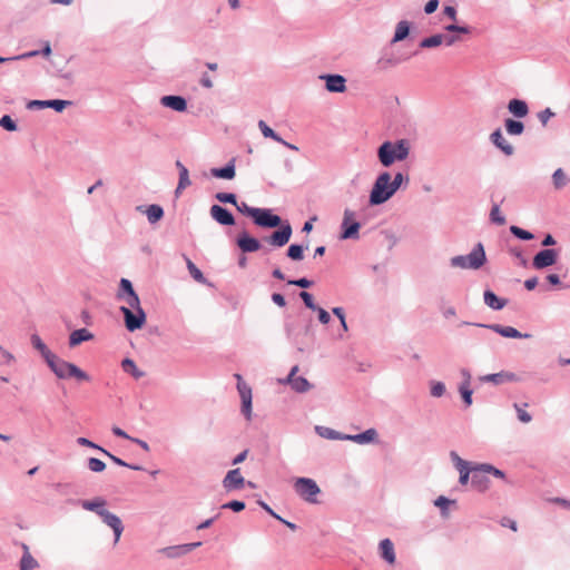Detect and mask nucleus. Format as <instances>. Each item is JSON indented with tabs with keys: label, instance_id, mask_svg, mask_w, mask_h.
<instances>
[{
	"label": "nucleus",
	"instance_id": "55",
	"mask_svg": "<svg viewBox=\"0 0 570 570\" xmlns=\"http://www.w3.org/2000/svg\"><path fill=\"white\" fill-rule=\"evenodd\" d=\"M453 502H454V501H450V500H449V499H446L445 497H442V495H441V497H439V498L435 500L434 504H435L436 507H439V508L442 510V514H443V517H448V512H446L448 505H449L450 503H453Z\"/></svg>",
	"mask_w": 570,
	"mask_h": 570
},
{
	"label": "nucleus",
	"instance_id": "34",
	"mask_svg": "<svg viewBox=\"0 0 570 570\" xmlns=\"http://www.w3.org/2000/svg\"><path fill=\"white\" fill-rule=\"evenodd\" d=\"M258 128L262 131L264 138L272 139L276 142H286L264 120L258 121Z\"/></svg>",
	"mask_w": 570,
	"mask_h": 570
},
{
	"label": "nucleus",
	"instance_id": "54",
	"mask_svg": "<svg viewBox=\"0 0 570 570\" xmlns=\"http://www.w3.org/2000/svg\"><path fill=\"white\" fill-rule=\"evenodd\" d=\"M215 197H216V199H218L222 203L237 205L236 196L234 194L218 193V194H216Z\"/></svg>",
	"mask_w": 570,
	"mask_h": 570
},
{
	"label": "nucleus",
	"instance_id": "2",
	"mask_svg": "<svg viewBox=\"0 0 570 570\" xmlns=\"http://www.w3.org/2000/svg\"><path fill=\"white\" fill-rule=\"evenodd\" d=\"M47 364L59 379L65 380L73 377L79 382H88L90 380V376L85 371L79 368L73 363L61 360L56 354L52 356V358L48 360Z\"/></svg>",
	"mask_w": 570,
	"mask_h": 570
},
{
	"label": "nucleus",
	"instance_id": "61",
	"mask_svg": "<svg viewBox=\"0 0 570 570\" xmlns=\"http://www.w3.org/2000/svg\"><path fill=\"white\" fill-rule=\"evenodd\" d=\"M288 284L296 285L302 288H308L312 286L313 283L307 278H299V279H295V281H288Z\"/></svg>",
	"mask_w": 570,
	"mask_h": 570
},
{
	"label": "nucleus",
	"instance_id": "31",
	"mask_svg": "<svg viewBox=\"0 0 570 570\" xmlns=\"http://www.w3.org/2000/svg\"><path fill=\"white\" fill-rule=\"evenodd\" d=\"M484 303L493 308V309H502L505 304H507V301L505 299H502V298H499L493 292L491 291H485L484 292Z\"/></svg>",
	"mask_w": 570,
	"mask_h": 570
},
{
	"label": "nucleus",
	"instance_id": "24",
	"mask_svg": "<svg viewBox=\"0 0 570 570\" xmlns=\"http://www.w3.org/2000/svg\"><path fill=\"white\" fill-rule=\"evenodd\" d=\"M489 327L504 337L521 338L530 336L529 334H521L518 330L511 326H502L499 324H494Z\"/></svg>",
	"mask_w": 570,
	"mask_h": 570
},
{
	"label": "nucleus",
	"instance_id": "16",
	"mask_svg": "<svg viewBox=\"0 0 570 570\" xmlns=\"http://www.w3.org/2000/svg\"><path fill=\"white\" fill-rule=\"evenodd\" d=\"M160 104L166 108H170L179 112H183L187 109V101L181 96H164L160 98Z\"/></svg>",
	"mask_w": 570,
	"mask_h": 570
},
{
	"label": "nucleus",
	"instance_id": "29",
	"mask_svg": "<svg viewBox=\"0 0 570 570\" xmlns=\"http://www.w3.org/2000/svg\"><path fill=\"white\" fill-rule=\"evenodd\" d=\"M23 556L20 560V570H33L38 567L37 560L30 554L27 544H22Z\"/></svg>",
	"mask_w": 570,
	"mask_h": 570
},
{
	"label": "nucleus",
	"instance_id": "33",
	"mask_svg": "<svg viewBox=\"0 0 570 570\" xmlns=\"http://www.w3.org/2000/svg\"><path fill=\"white\" fill-rule=\"evenodd\" d=\"M409 32H410L409 22L404 21V20L400 21L396 24L395 33H394V37L391 42L396 43V42L404 40L409 36Z\"/></svg>",
	"mask_w": 570,
	"mask_h": 570
},
{
	"label": "nucleus",
	"instance_id": "18",
	"mask_svg": "<svg viewBox=\"0 0 570 570\" xmlns=\"http://www.w3.org/2000/svg\"><path fill=\"white\" fill-rule=\"evenodd\" d=\"M451 459L460 473V483L465 485L469 481L471 472L469 463L461 459L455 452H451Z\"/></svg>",
	"mask_w": 570,
	"mask_h": 570
},
{
	"label": "nucleus",
	"instance_id": "12",
	"mask_svg": "<svg viewBox=\"0 0 570 570\" xmlns=\"http://www.w3.org/2000/svg\"><path fill=\"white\" fill-rule=\"evenodd\" d=\"M342 225L344 227L342 238L347 239L357 237L360 224L354 222V213L352 210L345 209Z\"/></svg>",
	"mask_w": 570,
	"mask_h": 570
},
{
	"label": "nucleus",
	"instance_id": "48",
	"mask_svg": "<svg viewBox=\"0 0 570 570\" xmlns=\"http://www.w3.org/2000/svg\"><path fill=\"white\" fill-rule=\"evenodd\" d=\"M510 232L514 236H517L518 238L523 239V240H530V239L533 238V235L530 232H528L525 229H522V228H520L518 226H511L510 227Z\"/></svg>",
	"mask_w": 570,
	"mask_h": 570
},
{
	"label": "nucleus",
	"instance_id": "64",
	"mask_svg": "<svg viewBox=\"0 0 570 570\" xmlns=\"http://www.w3.org/2000/svg\"><path fill=\"white\" fill-rule=\"evenodd\" d=\"M317 312H318V320L321 323L323 324H327L331 320V316L330 314L324 309V308H321V307H316Z\"/></svg>",
	"mask_w": 570,
	"mask_h": 570
},
{
	"label": "nucleus",
	"instance_id": "38",
	"mask_svg": "<svg viewBox=\"0 0 570 570\" xmlns=\"http://www.w3.org/2000/svg\"><path fill=\"white\" fill-rule=\"evenodd\" d=\"M122 370L127 373H130L135 379H140L144 376V372L139 371L131 358H125L121 362Z\"/></svg>",
	"mask_w": 570,
	"mask_h": 570
},
{
	"label": "nucleus",
	"instance_id": "36",
	"mask_svg": "<svg viewBox=\"0 0 570 570\" xmlns=\"http://www.w3.org/2000/svg\"><path fill=\"white\" fill-rule=\"evenodd\" d=\"M400 63V59L393 56H382L377 59L376 65L380 70H387L389 68L395 67Z\"/></svg>",
	"mask_w": 570,
	"mask_h": 570
},
{
	"label": "nucleus",
	"instance_id": "10",
	"mask_svg": "<svg viewBox=\"0 0 570 570\" xmlns=\"http://www.w3.org/2000/svg\"><path fill=\"white\" fill-rule=\"evenodd\" d=\"M321 80L325 81V88L330 92L342 94L346 90V79L342 75H321Z\"/></svg>",
	"mask_w": 570,
	"mask_h": 570
},
{
	"label": "nucleus",
	"instance_id": "22",
	"mask_svg": "<svg viewBox=\"0 0 570 570\" xmlns=\"http://www.w3.org/2000/svg\"><path fill=\"white\" fill-rule=\"evenodd\" d=\"M376 436H377L376 431L374 429H368L363 433L355 434V435H345V436H342L341 439L351 440L358 444H365V443L373 442L376 439Z\"/></svg>",
	"mask_w": 570,
	"mask_h": 570
},
{
	"label": "nucleus",
	"instance_id": "8",
	"mask_svg": "<svg viewBox=\"0 0 570 570\" xmlns=\"http://www.w3.org/2000/svg\"><path fill=\"white\" fill-rule=\"evenodd\" d=\"M237 380V390L242 399V412L247 420L252 416V389L243 381L239 374H235Z\"/></svg>",
	"mask_w": 570,
	"mask_h": 570
},
{
	"label": "nucleus",
	"instance_id": "58",
	"mask_svg": "<svg viewBox=\"0 0 570 570\" xmlns=\"http://www.w3.org/2000/svg\"><path fill=\"white\" fill-rule=\"evenodd\" d=\"M480 470L482 472L491 473L497 478H503L504 473L501 470H498L497 468L490 465V464H481Z\"/></svg>",
	"mask_w": 570,
	"mask_h": 570
},
{
	"label": "nucleus",
	"instance_id": "11",
	"mask_svg": "<svg viewBox=\"0 0 570 570\" xmlns=\"http://www.w3.org/2000/svg\"><path fill=\"white\" fill-rule=\"evenodd\" d=\"M558 252L554 249H543L539 252L532 261L535 269H542L557 263Z\"/></svg>",
	"mask_w": 570,
	"mask_h": 570
},
{
	"label": "nucleus",
	"instance_id": "26",
	"mask_svg": "<svg viewBox=\"0 0 570 570\" xmlns=\"http://www.w3.org/2000/svg\"><path fill=\"white\" fill-rule=\"evenodd\" d=\"M107 502L102 498H95L94 500H85L81 502V507L85 510L96 512L100 517V512L106 511Z\"/></svg>",
	"mask_w": 570,
	"mask_h": 570
},
{
	"label": "nucleus",
	"instance_id": "27",
	"mask_svg": "<svg viewBox=\"0 0 570 570\" xmlns=\"http://www.w3.org/2000/svg\"><path fill=\"white\" fill-rule=\"evenodd\" d=\"M232 159L224 168H212L210 174L216 178L233 179L235 177V165Z\"/></svg>",
	"mask_w": 570,
	"mask_h": 570
},
{
	"label": "nucleus",
	"instance_id": "15",
	"mask_svg": "<svg viewBox=\"0 0 570 570\" xmlns=\"http://www.w3.org/2000/svg\"><path fill=\"white\" fill-rule=\"evenodd\" d=\"M236 243L243 253H254L261 248L258 239L249 236L247 233L239 234Z\"/></svg>",
	"mask_w": 570,
	"mask_h": 570
},
{
	"label": "nucleus",
	"instance_id": "50",
	"mask_svg": "<svg viewBox=\"0 0 570 570\" xmlns=\"http://www.w3.org/2000/svg\"><path fill=\"white\" fill-rule=\"evenodd\" d=\"M554 116V112L550 108H546L538 112V119L542 126H547L548 121Z\"/></svg>",
	"mask_w": 570,
	"mask_h": 570
},
{
	"label": "nucleus",
	"instance_id": "1",
	"mask_svg": "<svg viewBox=\"0 0 570 570\" xmlns=\"http://www.w3.org/2000/svg\"><path fill=\"white\" fill-rule=\"evenodd\" d=\"M254 223L264 228H274L281 226L278 230H275L271 236L266 238V242L273 246L282 247L286 245L292 236V227L288 223L282 225L279 216L272 213L271 209L257 208L254 212Z\"/></svg>",
	"mask_w": 570,
	"mask_h": 570
},
{
	"label": "nucleus",
	"instance_id": "39",
	"mask_svg": "<svg viewBox=\"0 0 570 570\" xmlns=\"http://www.w3.org/2000/svg\"><path fill=\"white\" fill-rule=\"evenodd\" d=\"M552 181H553V186L554 188L557 189H560L562 187L566 186L567 184V175L566 173L563 171V169L561 168H558L553 175H552Z\"/></svg>",
	"mask_w": 570,
	"mask_h": 570
},
{
	"label": "nucleus",
	"instance_id": "47",
	"mask_svg": "<svg viewBox=\"0 0 570 570\" xmlns=\"http://www.w3.org/2000/svg\"><path fill=\"white\" fill-rule=\"evenodd\" d=\"M36 56H39V50L28 51V52H24V53L14 56V57H9V58L0 57V63L6 62V61H12V60L28 59V58H32Z\"/></svg>",
	"mask_w": 570,
	"mask_h": 570
},
{
	"label": "nucleus",
	"instance_id": "25",
	"mask_svg": "<svg viewBox=\"0 0 570 570\" xmlns=\"http://www.w3.org/2000/svg\"><path fill=\"white\" fill-rule=\"evenodd\" d=\"M92 338H94V335L88 330H86V328L76 330L69 336V345L71 347H75V346L79 345L80 343L90 341Z\"/></svg>",
	"mask_w": 570,
	"mask_h": 570
},
{
	"label": "nucleus",
	"instance_id": "44",
	"mask_svg": "<svg viewBox=\"0 0 570 570\" xmlns=\"http://www.w3.org/2000/svg\"><path fill=\"white\" fill-rule=\"evenodd\" d=\"M287 256L294 261L303 259V247L296 244L291 245L287 249Z\"/></svg>",
	"mask_w": 570,
	"mask_h": 570
},
{
	"label": "nucleus",
	"instance_id": "35",
	"mask_svg": "<svg viewBox=\"0 0 570 570\" xmlns=\"http://www.w3.org/2000/svg\"><path fill=\"white\" fill-rule=\"evenodd\" d=\"M514 379L515 376L512 373H495L483 376L482 381L500 384L504 381H513Z\"/></svg>",
	"mask_w": 570,
	"mask_h": 570
},
{
	"label": "nucleus",
	"instance_id": "14",
	"mask_svg": "<svg viewBox=\"0 0 570 570\" xmlns=\"http://www.w3.org/2000/svg\"><path fill=\"white\" fill-rule=\"evenodd\" d=\"M71 105V101L69 100H60V99H52V100H32L29 102V108H52L58 112H61L67 106Z\"/></svg>",
	"mask_w": 570,
	"mask_h": 570
},
{
	"label": "nucleus",
	"instance_id": "5",
	"mask_svg": "<svg viewBox=\"0 0 570 570\" xmlns=\"http://www.w3.org/2000/svg\"><path fill=\"white\" fill-rule=\"evenodd\" d=\"M296 493L308 503H317L316 497L321 493L317 483L309 478H297L294 481Z\"/></svg>",
	"mask_w": 570,
	"mask_h": 570
},
{
	"label": "nucleus",
	"instance_id": "49",
	"mask_svg": "<svg viewBox=\"0 0 570 570\" xmlns=\"http://www.w3.org/2000/svg\"><path fill=\"white\" fill-rule=\"evenodd\" d=\"M88 468L92 472H102L106 469V464L99 459L90 458L88 460Z\"/></svg>",
	"mask_w": 570,
	"mask_h": 570
},
{
	"label": "nucleus",
	"instance_id": "46",
	"mask_svg": "<svg viewBox=\"0 0 570 570\" xmlns=\"http://www.w3.org/2000/svg\"><path fill=\"white\" fill-rule=\"evenodd\" d=\"M444 29L448 32H453V33H456V35H469L471 32V28L470 27H468V26H458V24H454V23L445 26Z\"/></svg>",
	"mask_w": 570,
	"mask_h": 570
},
{
	"label": "nucleus",
	"instance_id": "30",
	"mask_svg": "<svg viewBox=\"0 0 570 570\" xmlns=\"http://www.w3.org/2000/svg\"><path fill=\"white\" fill-rule=\"evenodd\" d=\"M504 128L507 134L510 136H519L524 131L523 122L511 118L504 120Z\"/></svg>",
	"mask_w": 570,
	"mask_h": 570
},
{
	"label": "nucleus",
	"instance_id": "60",
	"mask_svg": "<svg viewBox=\"0 0 570 570\" xmlns=\"http://www.w3.org/2000/svg\"><path fill=\"white\" fill-rule=\"evenodd\" d=\"M299 296L303 299L306 307H308L311 309H316V305L314 304L313 297L309 293L301 292Z\"/></svg>",
	"mask_w": 570,
	"mask_h": 570
},
{
	"label": "nucleus",
	"instance_id": "19",
	"mask_svg": "<svg viewBox=\"0 0 570 570\" xmlns=\"http://www.w3.org/2000/svg\"><path fill=\"white\" fill-rule=\"evenodd\" d=\"M244 482L239 469L230 470L223 481L226 489H239L244 485Z\"/></svg>",
	"mask_w": 570,
	"mask_h": 570
},
{
	"label": "nucleus",
	"instance_id": "13",
	"mask_svg": "<svg viewBox=\"0 0 570 570\" xmlns=\"http://www.w3.org/2000/svg\"><path fill=\"white\" fill-rule=\"evenodd\" d=\"M100 518L102 521L114 530L115 533V543H117L121 537L124 531L122 522L116 514L109 512L108 510L100 512Z\"/></svg>",
	"mask_w": 570,
	"mask_h": 570
},
{
	"label": "nucleus",
	"instance_id": "6",
	"mask_svg": "<svg viewBox=\"0 0 570 570\" xmlns=\"http://www.w3.org/2000/svg\"><path fill=\"white\" fill-rule=\"evenodd\" d=\"M409 155L406 145H381L379 158L384 166H390L396 160H403Z\"/></svg>",
	"mask_w": 570,
	"mask_h": 570
},
{
	"label": "nucleus",
	"instance_id": "63",
	"mask_svg": "<svg viewBox=\"0 0 570 570\" xmlns=\"http://www.w3.org/2000/svg\"><path fill=\"white\" fill-rule=\"evenodd\" d=\"M438 7H439V0H430L426 2L425 7H424V11H425V13L431 14L434 11H436Z\"/></svg>",
	"mask_w": 570,
	"mask_h": 570
},
{
	"label": "nucleus",
	"instance_id": "45",
	"mask_svg": "<svg viewBox=\"0 0 570 570\" xmlns=\"http://www.w3.org/2000/svg\"><path fill=\"white\" fill-rule=\"evenodd\" d=\"M460 393L466 406H470L472 404V390L470 389V385H468V383H462L460 386Z\"/></svg>",
	"mask_w": 570,
	"mask_h": 570
},
{
	"label": "nucleus",
	"instance_id": "42",
	"mask_svg": "<svg viewBox=\"0 0 570 570\" xmlns=\"http://www.w3.org/2000/svg\"><path fill=\"white\" fill-rule=\"evenodd\" d=\"M119 298L125 299L128 305L127 307H129L132 311H138V308H141L139 297L136 293L128 296L119 294Z\"/></svg>",
	"mask_w": 570,
	"mask_h": 570
},
{
	"label": "nucleus",
	"instance_id": "62",
	"mask_svg": "<svg viewBox=\"0 0 570 570\" xmlns=\"http://www.w3.org/2000/svg\"><path fill=\"white\" fill-rule=\"evenodd\" d=\"M490 142H505L502 131L500 128H497L491 135H490Z\"/></svg>",
	"mask_w": 570,
	"mask_h": 570
},
{
	"label": "nucleus",
	"instance_id": "28",
	"mask_svg": "<svg viewBox=\"0 0 570 570\" xmlns=\"http://www.w3.org/2000/svg\"><path fill=\"white\" fill-rule=\"evenodd\" d=\"M31 344L42 355V357L45 358L46 363L48 362V360L52 358V356L55 355L47 347V345L42 342V340L40 338V336L38 334H32L31 335Z\"/></svg>",
	"mask_w": 570,
	"mask_h": 570
},
{
	"label": "nucleus",
	"instance_id": "37",
	"mask_svg": "<svg viewBox=\"0 0 570 570\" xmlns=\"http://www.w3.org/2000/svg\"><path fill=\"white\" fill-rule=\"evenodd\" d=\"M444 35L436 33L431 37L424 38L420 42V48H434L443 43Z\"/></svg>",
	"mask_w": 570,
	"mask_h": 570
},
{
	"label": "nucleus",
	"instance_id": "21",
	"mask_svg": "<svg viewBox=\"0 0 570 570\" xmlns=\"http://www.w3.org/2000/svg\"><path fill=\"white\" fill-rule=\"evenodd\" d=\"M381 557L390 564L395 563V552L393 542L390 539H384L380 542Z\"/></svg>",
	"mask_w": 570,
	"mask_h": 570
},
{
	"label": "nucleus",
	"instance_id": "40",
	"mask_svg": "<svg viewBox=\"0 0 570 570\" xmlns=\"http://www.w3.org/2000/svg\"><path fill=\"white\" fill-rule=\"evenodd\" d=\"M187 268L191 275V277L198 282V283H205L206 279L203 275V273L199 271V268L190 261L187 258Z\"/></svg>",
	"mask_w": 570,
	"mask_h": 570
},
{
	"label": "nucleus",
	"instance_id": "32",
	"mask_svg": "<svg viewBox=\"0 0 570 570\" xmlns=\"http://www.w3.org/2000/svg\"><path fill=\"white\" fill-rule=\"evenodd\" d=\"M144 212L151 224L159 222L164 216V210L159 205H149Z\"/></svg>",
	"mask_w": 570,
	"mask_h": 570
},
{
	"label": "nucleus",
	"instance_id": "4",
	"mask_svg": "<svg viewBox=\"0 0 570 570\" xmlns=\"http://www.w3.org/2000/svg\"><path fill=\"white\" fill-rule=\"evenodd\" d=\"M394 194V188L391 187V176L389 173L381 174L371 191L370 203L372 205H380L386 202Z\"/></svg>",
	"mask_w": 570,
	"mask_h": 570
},
{
	"label": "nucleus",
	"instance_id": "17",
	"mask_svg": "<svg viewBox=\"0 0 570 570\" xmlns=\"http://www.w3.org/2000/svg\"><path fill=\"white\" fill-rule=\"evenodd\" d=\"M212 217L222 225H234L235 219L233 215L219 205H213L210 207Z\"/></svg>",
	"mask_w": 570,
	"mask_h": 570
},
{
	"label": "nucleus",
	"instance_id": "52",
	"mask_svg": "<svg viewBox=\"0 0 570 570\" xmlns=\"http://www.w3.org/2000/svg\"><path fill=\"white\" fill-rule=\"evenodd\" d=\"M490 217L491 220L497 223L498 225L505 224V218L501 215V212L497 205L493 206V208L491 209Z\"/></svg>",
	"mask_w": 570,
	"mask_h": 570
},
{
	"label": "nucleus",
	"instance_id": "7",
	"mask_svg": "<svg viewBox=\"0 0 570 570\" xmlns=\"http://www.w3.org/2000/svg\"><path fill=\"white\" fill-rule=\"evenodd\" d=\"M120 311L124 314L126 327L130 332L141 328L146 323V314L142 308L132 311L127 306H121Z\"/></svg>",
	"mask_w": 570,
	"mask_h": 570
},
{
	"label": "nucleus",
	"instance_id": "41",
	"mask_svg": "<svg viewBox=\"0 0 570 570\" xmlns=\"http://www.w3.org/2000/svg\"><path fill=\"white\" fill-rule=\"evenodd\" d=\"M100 452H102L106 456H108L117 465L127 466V468L132 469V470H141V466L128 464L124 460H121L120 458L111 454L109 451H107L105 449H100Z\"/></svg>",
	"mask_w": 570,
	"mask_h": 570
},
{
	"label": "nucleus",
	"instance_id": "53",
	"mask_svg": "<svg viewBox=\"0 0 570 570\" xmlns=\"http://www.w3.org/2000/svg\"><path fill=\"white\" fill-rule=\"evenodd\" d=\"M445 392V385L442 382H433L431 385V394L434 397H441Z\"/></svg>",
	"mask_w": 570,
	"mask_h": 570
},
{
	"label": "nucleus",
	"instance_id": "59",
	"mask_svg": "<svg viewBox=\"0 0 570 570\" xmlns=\"http://www.w3.org/2000/svg\"><path fill=\"white\" fill-rule=\"evenodd\" d=\"M224 509H230L235 512H239L245 509V503L242 501H230L223 505Z\"/></svg>",
	"mask_w": 570,
	"mask_h": 570
},
{
	"label": "nucleus",
	"instance_id": "23",
	"mask_svg": "<svg viewBox=\"0 0 570 570\" xmlns=\"http://www.w3.org/2000/svg\"><path fill=\"white\" fill-rule=\"evenodd\" d=\"M176 166L179 170V181H178L177 188L175 190V194H176V196H179V194L186 187H188L191 184V181L189 179L188 169L179 160L176 161Z\"/></svg>",
	"mask_w": 570,
	"mask_h": 570
},
{
	"label": "nucleus",
	"instance_id": "20",
	"mask_svg": "<svg viewBox=\"0 0 570 570\" xmlns=\"http://www.w3.org/2000/svg\"><path fill=\"white\" fill-rule=\"evenodd\" d=\"M508 110L517 118H524L529 114L528 104L521 99H511L508 104Z\"/></svg>",
	"mask_w": 570,
	"mask_h": 570
},
{
	"label": "nucleus",
	"instance_id": "51",
	"mask_svg": "<svg viewBox=\"0 0 570 570\" xmlns=\"http://www.w3.org/2000/svg\"><path fill=\"white\" fill-rule=\"evenodd\" d=\"M0 126L9 131H13L17 128L14 120L8 115L1 117Z\"/></svg>",
	"mask_w": 570,
	"mask_h": 570
},
{
	"label": "nucleus",
	"instance_id": "56",
	"mask_svg": "<svg viewBox=\"0 0 570 570\" xmlns=\"http://www.w3.org/2000/svg\"><path fill=\"white\" fill-rule=\"evenodd\" d=\"M120 288H121V292H122L120 294L124 295V296H128V295H131V294L135 293L130 281H128L127 278H121V281H120Z\"/></svg>",
	"mask_w": 570,
	"mask_h": 570
},
{
	"label": "nucleus",
	"instance_id": "3",
	"mask_svg": "<svg viewBox=\"0 0 570 570\" xmlns=\"http://www.w3.org/2000/svg\"><path fill=\"white\" fill-rule=\"evenodd\" d=\"M485 263V253L482 244H478L469 255H460L451 258V265L462 269H478Z\"/></svg>",
	"mask_w": 570,
	"mask_h": 570
},
{
	"label": "nucleus",
	"instance_id": "9",
	"mask_svg": "<svg viewBox=\"0 0 570 570\" xmlns=\"http://www.w3.org/2000/svg\"><path fill=\"white\" fill-rule=\"evenodd\" d=\"M297 372L298 366H293L288 376L285 380H282L281 383L289 384L291 387L298 393L308 391L311 389L309 382L303 376H296Z\"/></svg>",
	"mask_w": 570,
	"mask_h": 570
},
{
	"label": "nucleus",
	"instance_id": "43",
	"mask_svg": "<svg viewBox=\"0 0 570 570\" xmlns=\"http://www.w3.org/2000/svg\"><path fill=\"white\" fill-rule=\"evenodd\" d=\"M514 409L518 413V419L522 423H529L531 422L532 417L531 415L525 411V407L528 406V403H524L523 406L519 405L518 403H514Z\"/></svg>",
	"mask_w": 570,
	"mask_h": 570
},
{
	"label": "nucleus",
	"instance_id": "57",
	"mask_svg": "<svg viewBox=\"0 0 570 570\" xmlns=\"http://www.w3.org/2000/svg\"><path fill=\"white\" fill-rule=\"evenodd\" d=\"M235 206H236V208H237L240 213H243V214H245V215H247V216H249V217L254 218V215H255V213H254V212H256V209H257V208H255V207H250V206H248V205H247L246 203H244V202H242L240 204H238V203H237V205H235Z\"/></svg>",
	"mask_w": 570,
	"mask_h": 570
}]
</instances>
